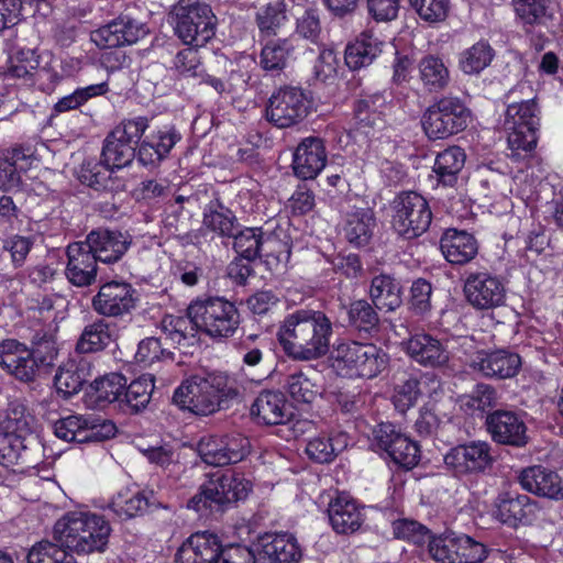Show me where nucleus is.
Segmentation results:
<instances>
[{
    "mask_svg": "<svg viewBox=\"0 0 563 563\" xmlns=\"http://www.w3.org/2000/svg\"><path fill=\"white\" fill-rule=\"evenodd\" d=\"M54 533L62 547L41 541L27 552L26 563H66L67 555L103 552L111 527L101 515L75 510L64 514L56 521Z\"/></svg>",
    "mask_w": 563,
    "mask_h": 563,
    "instance_id": "f257e3e1",
    "label": "nucleus"
},
{
    "mask_svg": "<svg viewBox=\"0 0 563 563\" xmlns=\"http://www.w3.org/2000/svg\"><path fill=\"white\" fill-rule=\"evenodd\" d=\"M240 322V312L233 301L222 296H207L192 300L187 316H165L162 330L172 343L189 347L198 342V331L223 340L234 335Z\"/></svg>",
    "mask_w": 563,
    "mask_h": 563,
    "instance_id": "f03ea898",
    "label": "nucleus"
},
{
    "mask_svg": "<svg viewBox=\"0 0 563 563\" xmlns=\"http://www.w3.org/2000/svg\"><path fill=\"white\" fill-rule=\"evenodd\" d=\"M333 324L321 310L297 309L287 314L277 331L284 353L295 361H314L329 352Z\"/></svg>",
    "mask_w": 563,
    "mask_h": 563,
    "instance_id": "7ed1b4c3",
    "label": "nucleus"
},
{
    "mask_svg": "<svg viewBox=\"0 0 563 563\" xmlns=\"http://www.w3.org/2000/svg\"><path fill=\"white\" fill-rule=\"evenodd\" d=\"M240 396L238 380L223 372L196 374L185 379L173 395V402L196 416H209L220 409L223 400Z\"/></svg>",
    "mask_w": 563,
    "mask_h": 563,
    "instance_id": "20e7f679",
    "label": "nucleus"
},
{
    "mask_svg": "<svg viewBox=\"0 0 563 563\" xmlns=\"http://www.w3.org/2000/svg\"><path fill=\"white\" fill-rule=\"evenodd\" d=\"M531 86L520 82L508 93V99H514L506 110L505 129L508 131L509 156L519 161L528 157L537 146L538 131L540 126L539 109L534 99L517 101V95Z\"/></svg>",
    "mask_w": 563,
    "mask_h": 563,
    "instance_id": "39448f33",
    "label": "nucleus"
},
{
    "mask_svg": "<svg viewBox=\"0 0 563 563\" xmlns=\"http://www.w3.org/2000/svg\"><path fill=\"white\" fill-rule=\"evenodd\" d=\"M175 33L186 45L205 46L216 34L217 18L209 4L179 0L172 10Z\"/></svg>",
    "mask_w": 563,
    "mask_h": 563,
    "instance_id": "423d86ee",
    "label": "nucleus"
},
{
    "mask_svg": "<svg viewBox=\"0 0 563 563\" xmlns=\"http://www.w3.org/2000/svg\"><path fill=\"white\" fill-rule=\"evenodd\" d=\"M247 486V482L233 473L217 471L201 485L199 493L189 499L188 508L198 512L206 509L222 511L227 505L244 499L249 493Z\"/></svg>",
    "mask_w": 563,
    "mask_h": 563,
    "instance_id": "0eeeda50",
    "label": "nucleus"
},
{
    "mask_svg": "<svg viewBox=\"0 0 563 563\" xmlns=\"http://www.w3.org/2000/svg\"><path fill=\"white\" fill-rule=\"evenodd\" d=\"M333 361L350 376L374 378L387 367L388 355L375 344L347 341L334 349Z\"/></svg>",
    "mask_w": 563,
    "mask_h": 563,
    "instance_id": "6e6552de",
    "label": "nucleus"
},
{
    "mask_svg": "<svg viewBox=\"0 0 563 563\" xmlns=\"http://www.w3.org/2000/svg\"><path fill=\"white\" fill-rule=\"evenodd\" d=\"M391 227L406 240L422 235L430 227L432 212L428 201L416 191H402L390 203Z\"/></svg>",
    "mask_w": 563,
    "mask_h": 563,
    "instance_id": "1a4fd4ad",
    "label": "nucleus"
},
{
    "mask_svg": "<svg viewBox=\"0 0 563 563\" xmlns=\"http://www.w3.org/2000/svg\"><path fill=\"white\" fill-rule=\"evenodd\" d=\"M471 112L457 97H442L424 111L421 124L430 140H443L468 124Z\"/></svg>",
    "mask_w": 563,
    "mask_h": 563,
    "instance_id": "9d476101",
    "label": "nucleus"
},
{
    "mask_svg": "<svg viewBox=\"0 0 563 563\" xmlns=\"http://www.w3.org/2000/svg\"><path fill=\"white\" fill-rule=\"evenodd\" d=\"M148 128L146 117L123 120L104 139L101 158L108 166L121 169L132 163L136 146Z\"/></svg>",
    "mask_w": 563,
    "mask_h": 563,
    "instance_id": "9b49d317",
    "label": "nucleus"
},
{
    "mask_svg": "<svg viewBox=\"0 0 563 563\" xmlns=\"http://www.w3.org/2000/svg\"><path fill=\"white\" fill-rule=\"evenodd\" d=\"M493 463L490 445L485 441L459 444L444 455L446 470L459 478L484 474Z\"/></svg>",
    "mask_w": 563,
    "mask_h": 563,
    "instance_id": "f8f14e48",
    "label": "nucleus"
},
{
    "mask_svg": "<svg viewBox=\"0 0 563 563\" xmlns=\"http://www.w3.org/2000/svg\"><path fill=\"white\" fill-rule=\"evenodd\" d=\"M310 106L311 101L301 88L286 86L269 98L266 118L277 128H289L308 115Z\"/></svg>",
    "mask_w": 563,
    "mask_h": 563,
    "instance_id": "ddd939ff",
    "label": "nucleus"
},
{
    "mask_svg": "<svg viewBox=\"0 0 563 563\" xmlns=\"http://www.w3.org/2000/svg\"><path fill=\"white\" fill-rule=\"evenodd\" d=\"M373 445L387 453L391 461L411 470L420 460V446L390 422H383L373 430Z\"/></svg>",
    "mask_w": 563,
    "mask_h": 563,
    "instance_id": "4468645a",
    "label": "nucleus"
},
{
    "mask_svg": "<svg viewBox=\"0 0 563 563\" xmlns=\"http://www.w3.org/2000/svg\"><path fill=\"white\" fill-rule=\"evenodd\" d=\"M136 303V289L130 283L120 280L101 285L91 300L92 308L98 314L112 318L130 314Z\"/></svg>",
    "mask_w": 563,
    "mask_h": 563,
    "instance_id": "2eb2a0df",
    "label": "nucleus"
},
{
    "mask_svg": "<svg viewBox=\"0 0 563 563\" xmlns=\"http://www.w3.org/2000/svg\"><path fill=\"white\" fill-rule=\"evenodd\" d=\"M464 294L475 309H494L505 303L506 285L503 278L488 272L470 273L465 279Z\"/></svg>",
    "mask_w": 563,
    "mask_h": 563,
    "instance_id": "dca6fc26",
    "label": "nucleus"
},
{
    "mask_svg": "<svg viewBox=\"0 0 563 563\" xmlns=\"http://www.w3.org/2000/svg\"><path fill=\"white\" fill-rule=\"evenodd\" d=\"M539 511L538 501L518 492H501L494 501V517L509 528L531 525Z\"/></svg>",
    "mask_w": 563,
    "mask_h": 563,
    "instance_id": "f3484780",
    "label": "nucleus"
},
{
    "mask_svg": "<svg viewBox=\"0 0 563 563\" xmlns=\"http://www.w3.org/2000/svg\"><path fill=\"white\" fill-rule=\"evenodd\" d=\"M147 33L148 29L145 23L129 14H121L93 31L91 40L101 48H113L135 44Z\"/></svg>",
    "mask_w": 563,
    "mask_h": 563,
    "instance_id": "a211bd4d",
    "label": "nucleus"
},
{
    "mask_svg": "<svg viewBox=\"0 0 563 563\" xmlns=\"http://www.w3.org/2000/svg\"><path fill=\"white\" fill-rule=\"evenodd\" d=\"M470 366L488 379H507L515 377L521 368V357L508 350L478 351Z\"/></svg>",
    "mask_w": 563,
    "mask_h": 563,
    "instance_id": "6ab92c4d",
    "label": "nucleus"
},
{
    "mask_svg": "<svg viewBox=\"0 0 563 563\" xmlns=\"http://www.w3.org/2000/svg\"><path fill=\"white\" fill-rule=\"evenodd\" d=\"M0 366L25 383L46 373L29 352V347L13 339L0 343Z\"/></svg>",
    "mask_w": 563,
    "mask_h": 563,
    "instance_id": "aec40b11",
    "label": "nucleus"
},
{
    "mask_svg": "<svg viewBox=\"0 0 563 563\" xmlns=\"http://www.w3.org/2000/svg\"><path fill=\"white\" fill-rule=\"evenodd\" d=\"M521 488L540 498L559 501L563 499V479L559 473L543 465H531L518 474Z\"/></svg>",
    "mask_w": 563,
    "mask_h": 563,
    "instance_id": "412c9836",
    "label": "nucleus"
},
{
    "mask_svg": "<svg viewBox=\"0 0 563 563\" xmlns=\"http://www.w3.org/2000/svg\"><path fill=\"white\" fill-rule=\"evenodd\" d=\"M407 355L417 364L429 368H443L449 365L450 352L435 336L418 332L404 342Z\"/></svg>",
    "mask_w": 563,
    "mask_h": 563,
    "instance_id": "4be33fe9",
    "label": "nucleus"
},
{
    "mask_svg": "<svg viewBox=\"0 0 563 563\" xmlns=\"http://www.w3.org/2000/svg\"><path fill=\"white\" fill-rule=\"evenodd\" d=\"M81 242L98 262L112 264L122 258L132 240L129 234L118 230L97 229L89 232Z\"/></svg>",
    "mask_w": 563,
    "mask_h": 563,
    "instance_id": "5701e85b",
    "label": "nucleus"
},
{
    "mask_svg": "<svg viewBox=\"0 0 563 563\" xmlns=\"http://www.w3.org/2000/svg\"><path fill=\"white\" fill-rule=\"evenodd\" d=\"M492 439L505 445L521 448L528 443L527 427L520 416L510 410H495L486 418Z\"/></svg>",
    "mask_w": 563,
    "mask_h": 563,
    "instance_id": "b1692460",
    "label": "nucleus"
},
{
    "mask_svg": "<svg viewBox=\"0 0 563 563\" xmlns=\"http://www.w3.org/2000/svg\"><path fill=\"white\" fill-rule=\"evenodd\" d=\"M260 562L299 563L302 551L297 539L289 533H265L255 542Z\"/></svg>",
    "mask_w": 563,
    "mask_h": 563,
    "instance_id": "393cba45",
    "label": "nucleus"
},
{
    "mask_svg": "<svg viewBox=\"0 0 563 563\" xmlns=\"http://www.w3.org/2000/svg\"><path fill=\"white\" fill-rule=\"evenodd\" d=\"M67 265L65 276L76 287H89L95 284L98 274V260L81 241L66 247Z\"/></svg>",
    "mask_w": 563,
    "mask_h": 563,
    "instance_id": "a878e982",
    "label": "nucleus"
},
{
    "mask_svg": "<svg viewBox=\"0 0 563 563\" xmlns=\"http://www.w3.org/2000/svg\"><path fill=\"white\" fill-rule=\"evenodd\" d=\"M181 140L180 132L173 124H166L146 135L140 143L137 161L143 166H157Z\"/></svg>",
    "mask_w": 563,
    "mask_h": 563,
    "instance_id": "bb28decb",
    "label": "nucleus"
},
{
    "mask_svg": "<svg viewBox=\"0 0 563 563\" xmlns=\"http://www.w3.org/2000/svg\"><path fill=\"white\" fill-rule=\"evenodd\" d=\"M221 548L217 536L196 532L178 549L175 563H220Z\"/></svg>",
    "mask_w": 563,
    "mask_h": 563,
    "instance_id": "cd10ccee",
    "label": "nucleus"
},
{
    "mask_svg": "<svg viewBox=\"0 0 563 563\" xmlns=\"http://www.w3.org/2000/svg\"><path fill=\"white\" fill-rule=\"evenodd\" d=\"M327 164V152L323 141L317 136L303 139L294 153L292 169L301 179H313Z\"/></svg>",
    "mask_w": 563,
    "mask_h": 563,
    "instance_id": "c85d7f7f",
    "label": "nucleus"
},
{
    "mask_svg": "<svg viewBox=\"0 0 563 563\" xmlns=\"http://www.w3.org/2000/svg\"><path fill=\"white\" fill-rule=\"evenodd\" d=\"M328 516L333 530L341 534L354 533L365 519L363 507L345 493H339L330 500Z\"/></svg>",
    "mask_w": 563,
    "mask_h": 563,
    "instance_id": "c756f323",
    "label": "nucleus"
},
{
    "mask_svg": "<svg viewBox=\"0 0 563 563\" xmlns=\"http://www.w3.org/2000/svg\"><path fill=\"white\" fill-rule=\"evenodd\" d=\"M251 415L258 423L275 426L286 423L292 412L282 391L264 390L252 404Z\"/></svg>",
    "mask_w": 563,
    "mask_h": 563,
    "instance_id": "7c9ffc66",
    "label": "nucleus"
},
{
    "mask_svg": "<svg viewBox=\"0 0 563 563\" xmlns=\"http://www.w3.org/2000/svg\"><path fill=\"white\" fill-rule=\"evenodd\" d=\"M440 250L449 263L465 265L477 255L478 242L466 231L449 229L441 236Z\"/></svg>",
    "mask_w": 563,
    "mask_h": 563,
    "instance_id": "2f4dec72",
    "label": "nucleus"
},
{
    "mask_svg": "<svg viewBox=\"0 0 563 563\" xmlns=\"http://www.w3.org/2000/svg\"><path fill=\"white\" fill-rule=\"evenodd\" d=\"M92 376V366L86 358L68 360L59 366L54 385L58 394L68 398L79 393L85 383Z\"/></svg>",
    "mask_w": 563,
    "mask_h": 563,
    "instance_id": "473e14b6",
    "label": "nucleus"
},
{
    "mask_svg": "<svg viewBox=\"0 0 563 563\" xmlns=\"http://www.w3.org/2000/svg\"><path fill=\"white\" fill-rule=\"evenodd\" d=\"M30 151L15 146L3 151L0 155V190L8 191L22 183L21 174L31 165Z\"/></svg>",
    "mask_w": 563,
    "mask_h": 563,
    "instance_id": "72a5a7b5",
    "label": "nucleus"
},
{
    "mask_svg": "<svg viewBox=\"0 0 563 563\" xmlns=\"http://www.w3.org/2000/svg\"><path fill=\"white\" fill-rule=\"evenodd\" d=\"M384 42L371 32H363L345 48L344 59L351 70L369 66L382 53Z\"/></svg>",
    "mask_w": 563,
    "mask_h": 563,
    "instance_id": "f704fd0d",
    "label": "nucleus"
},
{
    "mask_svg": "<svg viewBox=\"0 0 563 563\" xmlns=\"http://www.w3.org/2000/svg\"><path fill=\"white\" fill-rule=\"evenodd\" d=\"M368 294L378 310L395 311L402 303V287L388 274L373 277Z\"/></svg>",
    "mask_w": 563,
    "mask_h": 563,
    "instance_id": "c9c22d12",
    "label": "nucleus"
},
{
    "mask_svg": "<svg viewBox=\"0 0 563 563\" xmlns=\"http://www.w3.org/2000/svg\"><path fill=\"white\" fill-rule=\"evenodd\" d=\"M233 238V249L244 260L252 262L264 253L271 244L277 243L275 238L265 234L262 228H245L236 230Z\"/></svg>",
    "mask_w": 563,
    "mask_h": 563,
    "instance_id": "e433bc0d",
    "label": "nucleus"
},
{
    "mask_svg": "<svg viewBox=\"0 0 563 563\" xmlns=\"http://www.w3.org/2000/svg\"><path fill=\"white\" fill-rule=\"evenodd\" d=\"M161 503L156 499L154 493L144 490L131 496L119 494L109 504V509L119 519L124 520L157 509Z\"/></svg>",
    "mask_w": 563,
    "mask_h": 563,
    "instance_id": "4c0bfd02",
    "label": "nucleus"
},
{
    "mask_svg": "<svg viewBox=\"0 0 563 563\" xmlns=\"http://www.w3.org/2000/svg\"><path fill=\"white\" fill-rule=\"evenodd\" d=\"M301 10L300 4L295 0H275L262 8L256 14V23L261 33L266 35L276 34L277 30L285 23L288 15L296 16Z\"/></svg>",
    "mask_w": 563,
    "mask_h": 563,
    "instance_id": "58836bf2",
    "label": "nucleus"
},
{
    "mask_svg": "<svg viewBox=\"0 0 563 563\" xmlns=\"http://www.w3.org/2000/svg\"><path fill=\"white\" fill-rule=\"evenodd\" d=\"M347 325L361 335L373 336L379 331L377 308L366 299H356L344 306Z\"/></svg>",
    "mask_w": 563,
    "mask_h": 563,
    "instance_id": "ea45409f",
    "label": "nucleus"
},
{
    "mask_svg": "<svg viewBox=\"0 0 563 563\" xmlns=\"http://www.w3.org/2000/svg\"><path fill=\"white\" fill-rule=\"evenodd\" d=\"M375 227L373 212L368 209H357L347 213L343 235L352 246L363 247L372 240Z\"/></svg>",
    "mask_w": 563,
    "mask_h": 563,
    "instance_id": "a19ab883",
    "label": "nucleus"
},
{
    "mask_svg": "<svg viewBox=\"0 0 563 563\" xmlns=\"http://www.w3.org/2000/svg\"><path fill=\"white\" fill-rule=\"evenodd\" d=\"M95 420L82 416H68L54 423V433L66 442L84 443L99 435Z\"/></svg>",
    "mask_w": 563,
    "mask_h": 563,
    "instance_id": "79ce46f5",
    "label": "nucleus"
},
{
    "mask_svg": "<svg viewBox=\"0 0 563 563\" xmlns=\"http://www.w3.org/2000/svg\"><path fill=\"white\" fill-rule=\"evenodd\" d=\"M33 423L34 417L16 399L8 404L3 415L0 417V429L3 433L19 440L32 431Z\"/></svg>",
    "mask_w": 563,
    "mask_h": 563,
    "instance_id": "37998d69",
    "label": "nucleus"
},
{
    "mask_svg": "<svg viewBox=\"0 0 563 563\" xmlns=\"http://www.w3.org/2000/svg\"><path fill=\"white\" fill-rule=\"evenodd\" d=\"M349 445V435L345 432H336L330 437H316L306 446V453L310 460L317 463H330Z\"/></svg>",
    "mask_w": 563,
    "mask_h": 563,
    "instance_id": "c03bdc74",
    "label": "nucleus"
},
{
    "mask_svg": "<svg viewBox=\"0 0 563 563\" xmlns=\"http://www.w3.org/2000/svg\"><path fill=\"white\" fill-rule=\"evenodd\" d=\"M466 155L460 146H450L435 157L433 172L439 183L452 187L457 181V175L465 164Z\"/></svg>",
    "mask_w": 563,
    "mask_h": 563,
    "instance_id": "a18cd8bd",
    "label": "nucleus"
},
{
    "mask_svg": "<svg viewBox=\"0 0 563 563\" xmlns=\"http://www.w3.org/2000/svg\"><path fill=\"white\" fill-rule=\"evenodd\" d=\"M202 223L208 230L223 238H232L239 227L235 214L219 200L207 205Z\"/></svg>",
    "mask_w": 563,
    "mask_h": 563,
    "instance_id": "49530a36",
    "label": "nucleus"
},
{
    "mask_svg": "<svg viewBox=\"0 0 563 563\" xmlns=\"http://www.w3.org/2000/svg\"><path fill=\"white\" fill-rule=\"evenodd\" d=\"M112 341V332L109 323L98 319L87 324L76 344L78 353H95L106 349Z\"/></svg>",
    "mask_w": 563,
    "mask_h": 563,
    "instance_id": "de8ad7c7",
    "label": "nucleus"
},
{
    "mask_svg": "<svg viewBox=\"0 0 563 563\" xmlns=\"http://www.w3.org/2000/svg\"><path fill=\"white\" fill-rule=\"evenodd\" d=\"M314 376L312 371L309 373L297 371L287 376L285 388L292 400L311 404L321 394V388L316 383Z\"/></svg>",
    "mask_w": 563,
    "mask_h": 563,
    "instance_id": "09e8293b",
    "label": "nucleus"
},
{
    "mask_svg": "<svg viewBox=\"0 0 563 563\" xmlns=\"http://www.w3.org/2000/svg\"><path fill=\"white\" fill-rule=\"evenodd\" d=\"M40 65L35 51L23 48L10 56L8 67L4 71L7 80H21L24 84H32L33 76Z\"/></svg>",
    "mask_w": 563,
    "mask_h": 563,
    "instance_id": "8fccbe9b",
    "label": "nucleus"
},
{
    "mask_svg": "<svg viewBox=\"0 0 563 563\" xmlns=\"http://www.w3.org/2000/svg\"><path fill=\"white\" fill-rule=\"evenodd\" d=\"M517 18L526 32L534 25H544L552 19L550 0H512Z\"/></svg>",
    "mask_w": 563,
    "mask_h": 563,
    "instance_id": "3c124183",
    "label": "nucleus"
},
{
    "mask_svg": "<svg viewBox=\"0 0 563 563\" xmlns=\"http://www.w3.org/2000/svg\"><path fill=\"white\" fill-rule=\"evenodd\" d=\"M495 51L487 41H478L460 54V69L467 75H477L488 67Z\"/></svg>",
    "mask_w": 563,
    "mask_h": 563,
    "instance_id": "603ef678",
    "label": "nucleus"
},
{
    "mask_svg": "<svg viewBox=\"0 0 563 563\" xmlns=\"http://www.w3.org/2000/svg\"><path fill=\"white\" fill-rule=\"evenodd\" d=\"M126 387V378L119 373H110L97 378L91 384L95 390L96 401L99 406L119 402L122 406L123 393Z\"/></svg>",
    "mask_w": 563,
    "mask_h": 563,
    "instance_id": "864d4df0",
    "label": "nucleus"
},
{
    "mask_svg": "<svg viewBox=\"0 0 563 563\" xmlns=\"http://www.w3.org/2000/svg\"><path fill=\"white\" fill-rule=\"evenodd\" d=\"M419 74L423 86L429 91H439L446 87L450 75L443 60L429 55L419 62Z\"/></svg>",
    "mask_w": 563,
    "mask_h": 563,
    "instance_id": "5fc2aeb1",
    "label": "nucleus"
},
{
    "mask_svg": "<svg viewBox=\"0 0 563 563\" xmlns=\"http://www.w3.org/2000/svg\"><path fill=\"white\" fill-rule=\"evenodd\" d=\"M153 390L154 377L143 375L131 382L130 385H126L122 405L129 407L133 412H139L150 404Z\"/></svg>",
    "mask_w": 563,
    "mask_h": 563,
    "instance_id": "6e6d98bb",
    "label": "nucleus"
},
{
    "mask_svg": "<svg viewBox=\"0 0 563 563\" xmlns=\"http://www.w3.org/2000/svg\"><path fill=\"white\" fill-rule=\"evenodd\" d=\"M291 52L289 41H271L262 48L260 65L266 71L279 73L287 66Z\"/></svg>",
    "mask_w": 563,
    "mask_h": 563,
    "instance_id": "4d7b16f0",
    "label": "nucleus"
},
{
    "mask_svg": "<svg viewBox=\"0 0 563 563\" xmlns=\"http://www.w3.org/2000/svg\"><path fill=\"white\" fill-rule=\"evenodd\" d=\"M459 537L454 532L431 536L428 541V552L438 563H457Z\"/></svg>",
    "mask_w": 563,
    "mask_h": 563,
    "instance_id": "13d9d810",
    "label": "nucleus"
},
{
    "mask_svg": "<svg viewBox=\"0 0 563 563\" xmlns=\"http://www.w3.org/2000/svg\"><path fill=\"white\" fill-rule=\"evenodd\" d=\"M461 406L468 410L486 411L498 402L497 389L486 383H478L468 395L461 397Z\"/></svg>",
    "mask_w": 563,
    "mask_h": 563,
    "instance_id": "bf43d9fd",
    "label": "nucleus"
},
{
    "mask_svg": "<svg viewBox=\"0 0 563 563\" xmlns=\"http://www.w3.org/2000/svg\"><path fill=\"white\" fill-rule=\"evenodd\" d=\"M32 356L38 362L40 366L48 373L55 365V360L58 355L56 341L53 335L47 333H36L32 340V347L29 349Z\"/></svg>",
    "mask_w": 563,
    "mask_h": 563,
    "instance_id": "052dcab7",
    "label": "nucleus"
},
{
    "mask_svg": "<svg viewBox=\"0 0 563 563\" xmlns=\"http://www.w3.org/2000/svg\"><path fill=\"white\" fill-rule=\"evenodd\" d=\"M107 91L108 85L106 82L78 88L73 93L60 98L54 104V112L63 113L78 109L80 106L85 104L90 98L102 96Z\"/></svg>",
    "mask_w": 563,
    "mask_h": 563,
    "instance_id": "680f3d73",
    "label": "nucleus"
},
{
    "mask_svg": "<svg viewBox=\"0 0 563 563\" xmlns=\"http://www.w3.org/2000/svg\"><path fill=\"white\" fill-rule=\"evenodd\" d=\"M115 167L108 166L101 158L100 163L88 166L81 170V181L96 190H113L117 180L112 178Z\"/></svg>",
    "mask_w": 563,
    "mask_h": 563,
    "instance_id": "e2e57ef3",
    "label": "nucleus"
},
{
    "mask_svg": "<svg viewBox=\"0 0 563 563\" xmlns=\"http://www.w3.org/2000/svg\"><path fill=\"white\" fill-rule=\"evenodd\" d=\"M135 360L144 366H151L156 362L173 360V352L163 347L158 338L150 336L139 343Z\"/></svg>",
    "mask_w": 563,
    "mask_h": 563,
    "instance_id": "0e129e2a",
    "label": "nucleus"
},
{
    "mask_svg": "<svg viewBox=\"0 0 563 563\" xmlns=\"http://www.w3.org/2000/svg\"><path fill=\"white\" fill-rule=\"evenodd\" d=\"M419 18L430 24L442 22L450 11V0H409Z\"/></svg>",
    "mask_w": 563,
    "mask_h": 563,
    "instance_id": "69168bd1",
    "label": "nucleus"
},
{
    "mask_svg": "<svg viewBox=\"0 0 563 563\" xmlns=\"http://www.w3.org/2000/svg\"><path fill=\"white\" fill-rule=\"evenodd\" d=\"M393 532L397 539L407 540L417 545H422L431 537L430 530L416 520L400 519L393 523Z\"/></svg>",
    "mask_w": 563,
    "mask_h": 563,
    "instance_id": "338daca9",
    "label": "nucleus"
},
{
    "mask_svg": "<svg viewBox=\"0 0 563 563\" xmlns=\"http://www.w3.org/2000/svg\"><path fill=\"white\" fill-rule=\"evenodd\" d=\"M201 460L212 466L229 465L224 451L223 438L203 437L197 445Z\"/></svg>",
    "mask_w": 563,
    "mask_h": 563,
    "instance_id": "774afa93",
    "label": "nucleus"
}]
</instances>
